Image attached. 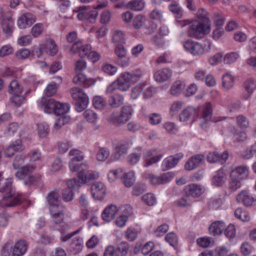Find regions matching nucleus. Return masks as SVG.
I'll use <instances>...</instances> for the list:
<instances>
[{"label": "nucleus", "instance_id": "f257e3e1", "mask_svg": "<svg viewBox=\"0 0 256 256\" xmlns=\"http://www.w3.org/2000/svg\"><path fill=\"white\" fill-rule=\"evenodd\" d=\"M196 16L198 20H192L187 34L191 38L198 39L210 32V22L208 12L204 8L198 9Z\"/></svg>", "mask_w": 256, "mask_h": 256}, {"label": "nucleus", "instance_id": "f03ea898", "mask_svg": "<svg viewBox=\"0 0 256 256\" xmlns=\"http://www.w3.org/2000/svg\"><path fill=\"white\" fill-rule=\"evenodd\" d=\"M12 180L10 178H4L0 173V192L3 196L2 203L6 206H12L17 204L20 196L16 194L12 187Z\"/></svg>", "mask_w": 256, "mask_h": 256}, {"label": "nucleus", "instance_id": "7ed1b4c3", "mask_svg": "<svg viewBox=\"0 0 256 256\" xmlns=\"http://www.w3.org/2000/svg\"><path fill=\"white\" fill-rule=\"evenodd\" d=\"M72 98L76 100V109L77 112H81L86 109L88 104V98L79 88L74 87L70 90Z\"/></svg>", "mask_w": 256, "mask_h": 256}, {"label": "nucleus", "instance_id": "20e7f679", "mask_svg": "<svg viewBox=\"0 0 256 256\" xmlns=\"http://www.w3.org/2000/svg\"><path fill=\"white\" fill-rule=\"evenodd\" d=\"M130 147L129 142L124 140L118 142L113 145L114 152L112 154V158L114 160H120L124 157L128 153Z\"/></svg>", "mask_w": 256, "mask_h": 256}, {"label": "nucleus", "instance_id": "39448f33", "mask_svg": "<svg viewBox=\"0 0 256 256\" xmlns=\"http://www.w3.org/2000/svg\"><path fill=\"white\" fill-rule=\"evenodd\" d=\"M0 18L2 20V27L3 32L8 36L12 35L14 28V22L12 18L11 14L9 12H5L0 8Z\"/></svg>", "mask_w": 256, "mask_h": 256}, {"label": "nucleus", "instance_id": "423d86ee", "mask_svg": "<svg viewBox=\"0 0 256 256\" xmlns=\"http://www.w3.org/2000/svg\"><path fill=\"white\" fill-rule=\"evenodd\" d=\"M74 12L78 13L77 17L78 20H88L91 22H94L98 16V12L96 10H90L89 6H80Z\"/></svg>", "mask_w": 256, "mask_h": 256}, {"label": "nucleus", "instance_id": "0eeeda50", "mask_svg": "<svg viewBox=\"0 0 256 256\" xmlns=\"http://www.w3.org/2000/svg\"><path fill=\"white\" fill-rule=\"evenodd\" d=\"M164 155V153L160 149H153L146 151L144 154V159L145 161L144 166L148 167L158 162L161 160Z\"/></svg>", "mask_w": 256, "mask_h": 256}, {"label": "nucleus", "instance_id": "6e6552de", "mask_svg": "<svg viewBox=\"0 0 256 256\" xmlns=\"http://www.w3.org/2000/svg\"><path fill=\"white\" fill-rule=\"evenodd\" d=\"M185 50L194 56H200L204 54L205 48L200 42L189 40L184 43Z\"/></svg>", "mask_w": 256, "mask_h": 256}, {"label": "nucleus", "instance_id": "1a4fd4ad", "mask_svg": "<svg viewBox=\"0 0 256 256\" xmlns=\"http://www.w3.org/2000/svg\"><path fill=\"white\" fill-rule=\"evenodd\" d=\"M84 168L78 172V178L82 184L88 183L91 180H96L99 178V173L96 171L88 170L86 164L82 165Z\"/></svg>", "mask_w": 256, "mask_h": 256}, {"label": "nucleus", "instance_id": "9d476101", "mask_svg": "<svg viewBox=\"0 0 256 256\" xmlns=\"http://www.w3.org/2000/svg\"><path fill=\"white\" fill-rule=\"evenodd\" d=\"M174 174L172 172H167L160 176L149 173L147 174L146 178L148 179L152 184L156 186L169 182L174 177Z\"/></svg>", "mask_w": 256, "mask_h": 256}, {"label": "nucleus", "instance_id": "9b49d317", "mask_svg": "<svg viewBox=\"0 0 256 256\" xmlns=\"http://www.w3.org/2000/svg\"><path fill=\"white\" fill-rule=\"evenodd\" d=\"M91 49L90 44H83L81 41H78L72 44L70 52L72 54H78L80 57L83 58L88 55Z\"/></svg>", "mask_w": 256, "mask_h": 256}, {"label": "nucleus", "instance_id": "f8f14e48", "mask_svg": "<svg viewBox=\"0 0 256 256\" xmlns=\"http://www.w3.org/2000/svg\"><path fill=\"white\" fill-rule=\"evenodd\" d=\"M106 192V186L102 182H95L91 186L92 195L95 200H102L104 197Z\"/></svg>", "mask_w": 256, "mask_h": 256}, {"label": "nucleus", "instance_id": "ddd939ff", "mask_svg": "<svg viewBox=\"0 0 256 256\" xmlns=\"http://www.w3.org/2000/svg\"><path fill=\"white\" fill-rule=\"evenodd\" d=\"M205 191L204 186L196 184H192L186 186L184 189L186 194L193 198L200 196Z\"/></svg>", "mask_w": 256, "mask_h": 256}, {"label": "nucleus", "instance_id": "4468645a", "mask_svg": "<svg viewBox=\"0 0 256 256\" xmlns=\"http://www.w3.org/2000/svg\"><path fill=\"white\" fill-rule=\"evenodd\" d=\"M46 200L49 211L59 208L64 207L60 203V194L56 192L52 191L49 192L46 198Z\"/></svg>", "mask_w": 256, "mask_h": 256}, {"label": "nucleus", "instance_id": "2eb2a0df", "mask_svg": "<svg viewBox=\"0 0 256 256\" xmlns=\"http://www.w3.org/2000/svg\"><path fill=\"white\" fill-rule=\"evenodd\" d=\"M182 157L183 154L178 153L164 159L162 164V170L166 171L174 167Z\"/></svg>", "mask_w": 256, "mask_h": 256}, {"label": "nucleus", "instance_id": "dca6fc26", "mask_svg": "<svg viewBox=\"0 0 256 256\" xmlns=\"http://www.w3.org/2000/svg\"><path fill=\"white\" fill-rule=\"evenodd\" d=\"M36 21V17L31 13L22 14L18 20V26L20 28L24 29L31 26Z\"/></svg>", "mask_w": 256, "mask_h": 256}, {"label": "nucleus", "instance_id": "f3484780", "mask_svg": "<svg viewBox=\"0 0 256 256\" xmlns=\"http://www.w3.org/2000/svg\"><path fill=\"white\" fill-rule=\"evenodd\" d=\"M114 53L118 58L116 63L122 67L128 66L129 58L126 56V50L122 46H117L114 50Z\"/></svg>", "mask_w": 256, "mask_h": 256}, {"label": "nucleus", "instance_id": "a211bd4d", "mask_svg": "<svg viewBox=\"0 0 256 256\" xmlns=\"http://www.w3.org/2000/svg\"><path fill=\"white\" fill-rule=\"evenodd\" d=\"M204 156L202 154H198L192 156L185 164L184 168L187 170H194L204 162Z\"/></svg>", "mask_w": 256, "mask_h": 256}, {"label": "nucleus", "instance_id": "6ab92c4d", "mask_svg": "<svg viewBox=\"0 0 256 256\" xmlns=\"http://www.w3.org/2000/svg\"><path fill=\"white\" fill-rule=\"evenodd\" d=\"M238 202L242 204L245 206L250 207L255 204L256 199L246 190H242L236 196Z\"/></svg>", "mask_w": 256, "mask_h": 256}, {"label": "nucleus", "instance_id": "aec40b11", "mask_svg": "<svg viewBox=\"0 0 256 256\" xmlns=\"http://www.w3.org/2000/svg\"><path fill=\"white\" fill-rule=\"evenodd\" d=\"M118 212V209L116 205L108 206L102 212L101 216L105 222H110L112 220Z\"/></svg>", "mask_w": 256, "mask_h": 256}, {"label": "nucleus", "instance_id": "412c9836", "mask_svg": "<svg viewBox=\"0 0 256 256\" xmlns=\"http://www.w3.org/2000/svg\"><path fill=\"white\" fill-rule=\"evenodd\" d=\"M28 244L24 240H20L16 242L12 248V256H22L26 252L28 249Z\"/></svg>", "mask_w": 256, "mask_h": 256}, {"label": "nucleus", "instance_id": "4be33fe9", "mask_svg": "<svg viewBox=\"0 0 256 256\" xmlns=\"http://www.w3.org/2000/svg\"><path fill=\"white\" fill-rule=\"evenodd\" d=\"M249 174L248 168L246 166H239L234 169L230 174L234 177L243 180L246 179Z\"/></svg>", "mask_w": 256, "mask_h": 256}, {"label": "nucleus", "instance_id": "5701e85b", "mask_svg": "<svg viewBox=\"0 0 256 256\" xmlns=\"http://www.w3.org/2000/svg\"><path fill=\"white\" fill-rule=\"evenodd\" d=\"M56 101L53 98H42L40 101V106L44 111L47 114L54 113Z\"/></svg>", "mask_w": 256, "mask_h": 256}, {"label": "nucleus", "instance_id": "b1692460", "mask_svg": "<svg viewBox=\"0 0 256 256\" xmlns=\"http://www.w3.org/2000/svg\"><path fill=\"white\" fill-rule=\"evenodd\" d=\"M172 75V71L168 68H164L156 72L154 74L155 80L158 82H162L168 80Z\"/></svg>", "mask_w": 256, "mask_h": 256}, {"label": "nucleus", "instance_id": "393cba45", "mask_svg": "<svg viewBox=\"0 0 256 256\" xmlns=\"http://www.w3.org/2000/svg\"><path fill=\"white\" fill-rule=\"evenodd\" d=\"M24 149L20 140H16L10 145L4 151V154L7 157L13 156L16 152H22Z\"/></svg>", "mask_w": 256, "mask_h": 256}, {"label": "nucleus", "instance_id": "a878e982", "mask_svg": "<svg viewBox=\"0 0 256 256\" xmlns=\"http://www.w3.org/2000/svg\"><path fill=\"white\" fill-rule=\"evenodd\" d=\"M73 82L75 84L82 85L88 88L94 84V81L90 78H87L86 76L80 72L77 73L73 78Z\"/></svg>", "mask_w": 256, "mask_h": 256}, {"label": "nucleus", "instance_id": "bb28decb", "mask_svg": "<svg viewBox=\"0 0 256 256\" xmlns=\"http://www.w3.org/2000/svg\"><path fill=\"white\" fill-rule=\"evenodd\" d=\"M116 80L119 87V90L122 92L127 91L132 84L125 72L122 74Z\"/></svg>", "mask_w": 256, "mask_h": 256}, {"label": "nucleus", "instance_id": "cd10ccee", "mask_svg": "<svg viewBox=\"0 0 256 256\" xmlns=\"http://www.w3.org/2000/svg\"><path fill=\"white\" fill-rule=\"evenodd\" d=\"M64 210V207H61L55 210H50L51 216L55 224H60L63 222Z\"/></svg>", "mask_w": 256, "mask_h": 256}, {"label": "nucleus", "instance_id": "c85d7f7f", "mask_svg": "<svg viewBox=\"0 0 256 256\" xmlns=\"http://www.w3.org/2000/svg\"><path fill=\"white\" fill-rule=\"evenodd\" d=\"M225 228V224L222 221L214 222L209 227L210 233L214 236L220 235Z\"/></svg>", "mask_w": 256, "mask_h": 256}, {"label": "nucleus", "instance_id": "c756f323", "mask_svg": "<svg viewBox=\"0 0 256 256\" xmlns=\"http://www.w3.org/2000/svg\"><path fill=\"white\" fill-rule=\"evenodd\" d=\"M142 153V148L140 146L136 147L135 151L130 154L127 158L128 163L131 166L136 164L141 157Z\"/></svg>", "mask_w": 256, "mask_h": 256}, {"label": "nucleus", "instance_id": "7c9ffc66", "mask_svg": "<svg viewBox=\"0 0 256 256\" xmlns=\"http://www.w3.org/2000/svg\"><path fill=\"white\" fill-rule=\"evenodd\" d=\"M34 165H28L21 166L18 169V170L16 174V176L20 180L24 179L28 174L32 173L35 169Z\"/></svg>", "mask_w": 256, "mask_h": 256}, {"label": "nucleus", "instance_id": "2f4dec72", "mask_svg": "<svg viewBox=\"0 0 256 256\" xmlns=\"http://www.w3.org/2000/svg\"><path fill=\"white\" fill-rule=\"evenodd\" d=\"M226 175L222 170H218L212 179L213 185L216 186H222L226 180Z\"/></svg>", "mask_w": 256, "mask_h": 256}, {"label": "nucleus", "instance_id": "473e14b6", "mask_svg": "<svg viewBox=\"0 0 256 256\" xmlns=\"http://www.w3.org/2000/svg\"><path fill=\"white\" fill-rule=\"evenodd\" d=\"M124 97L120 94H116L110 96L108 99V104L113 108H117L122 104Z\"/></svg>", "mask_w": 256, "mask_h": 256}, {"label": "nucleus", "instance_id": "72a5a7b5", "mask_svg": "<svg viewBox=\"0 0 256 256\" xmlns=\"http://www.w3.org/2000/svg\"><path fill=\"white\" fill-rule=\"evenodd\" d=\"M24 184L29 186L33 185L40 188L43 186L41 176L38 174L28 178L25 180Z\"/></svg>", "mask_w": 256, "mask_h": 256}, {"label": "nucleus", "instance_id": "f704fd0d", "mask_svg": "<svg viewBox=\"0 0 256 256\" xmlns=\"http://www.w3.org/2000/svg\"><path fill=\"white\" fill-rule=\"evenodd\" d=\"M44 52L51 56L55 55L58 51V48L52 39H48L44 44Z\"/></svg>", "mask_w": 256, "mask_h": 256}, {"label": "nucleus", "instance_id": "c9c22d12", "mask_svg": "<svg viewBox=\"0 0 256 256\" xmlns=\"http://www.w3.org/2000/svg\"><path fill=\"white\" fill-rule=\"evenodd\" d=\"M133 109L130 106H124L122 108L120 116L119 117L120 122H126L132 114Z\"/></svg>", "mask_w": 256, "mask_h": 256}, {"label": "nucleus", "instance_id": "e433bc0d", "mask_svg": "<svg viewBox=\"0 0 256 256\" xmlns=\"http://www.w3.org/2000/svg\"><path fill=\"white\" fill-rule=\"evenodd\" d=\"M122 180L124 185L127 188L131 187L135 181V174L133 171L124 174Z\"/></svg>", "mask_w": 256, "mask_h": 256}, {"label": "nucleus", "instance_id": "4c0bfd02", "mask_svg": "<svg viewBox=\"0 0 256 256\" xmlns=\"http://www.w3.org/2000/svg\"><path fill=\"white\" fill-rule=\"evenodd\" d=\"M70 108V105L66 103L64 104L56 102L54 114L57 116L64 114L68 112Z\"/></svg>", "mask_w": 256, "mask_h": 256}, {"label": "nucleus", "instance_id": "58836bf2", "mask_svg": "<svg viewBox=\"0 0 256 256\" xmlns=\"http://www.w3.org/2000/svg\"><path fill=\"white\" fill-rule=\"evenodd\" d=\"M234 82V78L230 73H226L223 75L222 77V86L226 89L229 90L232 88Z\"/></svg>", "mask_w": 256, "mask_h": 256}, {"label": "nucleus", "instance_id": "ea45409f", "mask_svg": "<svg viewBox=\"0 0 256 256\" xmlns=\"http://www.w3.org/2000/svg\"><path fill=\"white\" fill-rule=\"evenodd\" d=\"M212 108L210 102H206L204 106L202 118L204 120V122L206 123L209 120L212 116Z\"/></svg>", "mask_w": 256, "mask_h": 256}, {"label": "nucleus", "instance_id": "a19ab883", "mask_svg": "<svg viewBox=\"0 0 256 256\" xmlns=\"http://www.w3.org/2000/svg\"><path fill=\"white\" fill-rule=\"evenodd\" d=\"M8 92L10 94H22V88L17 80H13L8 86Z\"/></svg>", "mask_w": 256, "mask_h": 256}, {"label": "nucleus", "instance_id": "79ce46f5", "mask_svg": "<svg viewBox=\"0 0 256 256\" xmlns=\"http://www.w3.org/2000/svg\"><path fill=\"white\" fill-rule=\"evenodd\" d=\"M144 2L142 0H134L127 4V7L132 10L140 11L144 7Z\"/></svg>", "mask_w": 256, "mask_h": 256}, {"label": "nucleus", "instance_id": "37998d69", "mask_svg": "<svg viewBox=\"0 0 256 256\" xmlns=\"http://www.w3.org/2000/svg\"><path fill=\"white\" fill-rule=\"evenodd\" d=\"M234 216L237 218L244 222H248L250 219L249 214L243 210L242 208H236L234 211Z\"/></svg>", "mask_w": 256, "mask_h": 256}, {"label": "nucleus", "instance_id": "c03bdc74", "mask_svg": "<svg viewBox=\"0 0 256 256\" xmlns=\"http://www.w3.org/2000/svg\"><path fill=\"white\" fill-rule=\"evenodd\" d=\"M244 88L248 94L244 96L246 100L250 98L251 94L256 88V84L252 80H248L244 83Z\"/></svg>", "mask_w": 256, "mask_h": 256}, {"label": "nucleus", "instance_id": "a18cd8bd", "mask_svg": "<svg viewBox=\"0 0 256 256\" xmlns=\"http://www.w3.org/2000/svg\"><path fill=\"white\" fill-rule=\"evenodd\" d=\"M169 10L176 16V18H180L182 14V10L178 2H172L168 6Z\"/></svg>", "mask_w": 256, "mask_h": 256}, {"label": "nucleus", "instance_id": "49530a36", "mask_svg": "<svg viewBox=\"0 0 256 256\" xmlns=\"http://www.w3.org/2000/svg\"><path fill=\"white\" fill-rule=\"evenodd\" d=\"M241 186V180L230 174V180L228 185V190L232 192H236L240 188Z\"/></svg>", "mask_w": 256, "mask_h": 256}, {"label": "nucleus", "instance_id": "de8ad7c7", "mask_svg": "<svg viewBox=\"0 0 256 256\" xmlns=\"http://www.w3.org/2000/svg\"><path fill=\"white\" fill-rule=\"evenodd\" d=\"M70 117L68 116H63L56 120L54 126L53 130L56 131L62 128L64 124H68L70 120Z\"/></svg>", "mask_w": 256, "mask_h": 256}, {"label": "nucleus", "instance_id": "09e8293b", "mask_svg": "<svg viewBox=\"0 0 256 256\" xmlns=\"http://www.w3.org/2000/svg\"><path fill=\"white\" fill-rule=\"evenodd\" d=\"M125 74L127 75L129 80L132 82V84L138 82L143 74L142 72L140 69H136L132 73L125 72Z\"/></svg>", "mask_w": 256, "mask_h": 256}, {"label": "nucleus", "instance_id": "8fccbe9b", "mask_svg": "<svg viewBox=\"0 0 256 256\" xmlns=\"http://www.w3.org/2000/svg\"><path fill=\"white\" fill-rule=\"evenodd\" d=\"M195 109L192 107H188L184 109L180 116V121L186 122L195 114Z\"/></svg>", "mask_w": 256, "mask_h": 256}, {"label": "nucleus", "instance_id": "3c124183", "mask_svg": "<svg viewBox=\"0 0 256 256\" xmlns=\"http://www.w3.org/2000/svg\"><path fill=\"white\" fill-rule=\"evenodd\" d=\"M112 42L116 45L124 43L125 35L124 33L120 30L114 31L112 36Z\"/></svg>", "mask_w": 256, "mask_h": 256}, {"label": "nucleus", "instance_id": "603ef678", "mask_svg": "<svg viewBox=\"0 0 256 256\" xmlns=\"http://www.w3.org/2000/svg\"><path fill=\"white\" fill-rule=\"evenodd\" d=\"M128 244L126 242H120L116 250H115V253L116 256H126L128 252Z\"/></svg>", "mask_w": 256, "mask_h": 256}, {"label": "nucleus", "instance_id": "864d4df0", "mask_svg": "<svg viewBox=\"0 0 256 256\" xmlns=\"http://www.w3.org/2000/svg\"><path fill=\"white\" fill-rule=\"evenodd\" d=\"M83 247L82 238L80 236L74 238L72 244V248L76 253H78L82 251Z\"/></svg>", "mask_w": 256, "mask_h": 256}, {"label": "nucleus", "instance_id": "5fc2aeb1", "mask_svg": "<svg viewBox=\"0 0 256 256\" xmlns=\"http://www.w3.org/2000/svg\"><path fill=\"white\" fill-rule=\"evenodd\" d=\"M146 22V17L142 14H138L134 17L132 24L135 29L138 30L144 26Z\"/></svg>", "mask_w": 256, "mask_h": 256}, {"label": "nucleus", "instance_id": "6e6d98bb", "mask_svg": "<svg viewBox=\"0 0 256 256\" xmlns=\"http://www.w3.org/2000/svg\"><path fill=\"white\" fill-rule=\"evenodd\" d=\"M110 152L106 148H100L96 154V158L98 161H105L110 156Z\"/></svg>", "mask_w": 256, "mask_h": 256}, {"label": "nucleus", "instance_id": "4d7b16f0", "mask_svg": "<svg viewBox=\"0 0 256 256\" xmlns=\"http://www.w3.org/2000/svg\"><path fill=\"white\" fill-rule=\"evenodd\" d=\"M185 84L180 81L176 82L171 87L170 92L174 96L180 94L184 88Z\"/></svg>", "mask_w": 256, "mask_h": 256}, {"label": "nucleus", "instance_id": "13d9d810", "mask_svg": "<svg viewBox=\"0 0 256 256\" xmlns=\"http://www.w3.org/2000/svg\"><path fill=\"white\" fill-rule=\"evenodd\" d=\"M12 95V96L10 98L11 104L14 106H20L24 102L25 97L22 94H14Z\"/></svg>", "mask_w": 256, "mask_h": 256}, {"label": "nucleus", "instance_id": "bf43d9fd", "mask_svg": "<svg viewBox=\"0 0 256 256\" xmlns=\"http://www.w3.org/2000/svg\"><path fill=\"white\" fill-rule=\"evenodd\" d=\"M142 200L148 206H153L156 203V198L152 193H147L142 196Z\"/></svg>", "mask_w": 256, "mask_h": 256}, {"label": "nucleus", "instance_id": "052dcab7", "mask_svg": "<svg viewBox=\"0 0 256 256\" xmlns=\"http://www.w3.org/2000/svg\"><path fill=\"white\" fill-rule=\"evenodd\" d=\"M38 133L40 138L47 136L49 133L48 126L46 124H37Z\"/></svg>", "mask_w": 256, "mask_h": 256}, {"label": "nucleus", "instance_id": "680f3d73", "mask_svg": "<svg viewBox=\"0 0 256 256\" xmlns=\"http://www.w3.org/2000/svg\"><path fill=\"white\" fill-rule=\"evenodd\" d=\"M83 115L84 118L89 122H95L98 119L97 114L91 110H87L84 111Z\"/></svg>", "mask_w": 256, "mask_h": 256}, {"label": "nucleus", "instance_id": "e2e57ef3", "mask_svg": "<svg viewBox=\"0 0 256 256\" xmlns=\"http://www.w3.org/2000/svg\"><path fill=\"white\" fill-rule=\"evenodd\" d=\"M93 106L96 109H102L106 104V101L103 98L100 96H95L93 98Z\"/></svg>", "mask_w": 256, "mask_h": 256}, {"label": "nucleus", "instance_id": "0e129e2a", "mask_svg": "<svg viewBox=\"0 0 256 256\" xmlns=\"http://www.w3.org/2000/svg\"><path fill=\"white\" fill-rule=\"evenodd\" d=\"M237 125L242 129H246L249 126V120L243 115H239L236 117Z\"/></svg>", "mask_w": 256, "mask_h": 256}, {"label": "nucleus", "instance_id": "69168bd1", "mask_svg": "<svg viewBox=\"0 0 256 256\" xmlns=\"http://www.w3.org/2000/svg\"><path fill=\"white\" fill-rule=\"evenodd\" d=\"M44 24L42 23H37L35 24L31 30V34L34 38H38L43 32Z\"/></svg>", "mask_w": 256, "mask_h": 256}, {"label": "nucleus", "instance_id": "338daca9", "mask_svg": "<svg viewBox=\"0 0 256 256\" xmlns=\"http://www.w3.org/2000/svg\"><path fill=\"white\" fill-rule=\"evenodd\" d=\"M239 58V54L238 52H231L226 54L224 58V62L226 64H231L234 62Z\"/></svg>", "mask_w": 256, "mask_h": 256}, {"label": "nucleus", "instance_id": "774afa93", "mask_svg": "<svg viewBox=\"0 0 256 256\" xmlns=\"http://www.w3.org/2000/svg\"><path fill=\"white\" fill-rule=\"evenodd\" d=\"M144 88L142 84H138L131 90L130 97L132 100H136L142 94Z\"/></svg>", "mask_w": 256, "mask_h": 256}]
</instances>
